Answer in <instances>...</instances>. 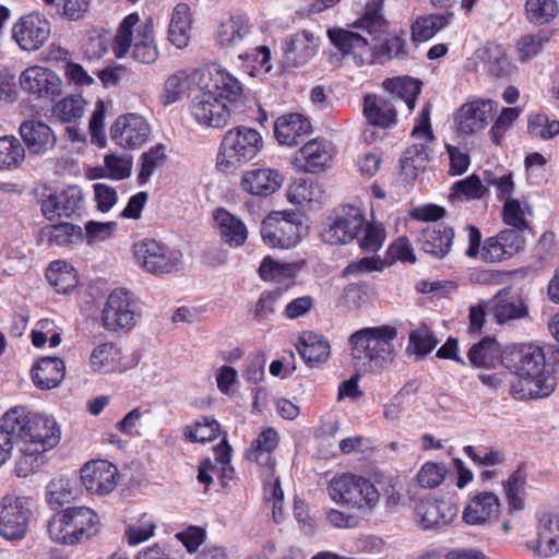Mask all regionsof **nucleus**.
Instances as JSON below:
<instances>
[{
	"label": "nucleus",
	"instance_id": "obj_1",
	"mask_svg": "<svg viewBox=\"0 0 559 559\" xmlns=\"http://www.w3.org/2000/svg\"><path fill=\"white\" fill-rule=\"evenodd\" d=\"M501 364L518 376L511 386L514 399H542L549 396L556 388V378L545 374L543 349L533 344L508 345L501 350Z\"/></svg>",
	"mask_w": 559,
	"mask_h": 559
},
{
	"label": "nucleus",
	"instance_id": "obj_2",
	"mask_svg": "<svg viewBox=\"0 0 559 559\" xmlns=\"http://www.w3.org/2000/svg\"><path fill=\"white\" fill-rule=\"evenodd\" d=\"M397 330L391 325L364 328L354 332L348 343L354 360L360 362L365 371L378 373L385 370L394 360V340Z\"/></svg>",
	"mask_w": 559,
	"mask_h": 559
},
{
	"label": "nucleus",
	"instance_id": "obj_3",
	"mask_svg": "<svg viewBox=\"0 0 559 559\" xmlns=\"http://www.w3.org/2000/svg\"><path fill=\"white\" fill-rule=\"evenodd\" d=\"M7 427L16 432V439L44 450L55 448L60 441V428L51 417L31 414L24 407L5 413Z\"/></svg>",
	"mask_w": 559,
	"mask_h": 559
},
{
	"label": "nucleus",
	"instance_id": "obj_4",
	"mask_svg": "<svg viewBox=\"0 0 559 559\" xmlns=\"http://www.w3.org/2000/svg\"><path fill=\"white\" fill-rule=\"evenodd\" d=\"M99 518L87 507H70L55 514L48 522L50 538L59 544L75 545L98 531Z\"/></svg>",
	"mask_w": 559,
	"mask_h": 559
},
{
	"label": "nucleus",
	"instance_id": "obj_5",
	"mask_svg": "<svg viewBox=\"0 0 559 559\" xmlns=\"http://www.w3.org/2000/svg\"><path fill=\"white\" fill-rule=\"evenodd\" d=\"M263 147L261 134L248 127L228 130L221 143L217 167L223 173H234L253 160Z\"/></svg>",
	"mask_w": 559,
	"mask_h": 559
},
{
	"label": "nucleus",
	"instance_id": "obj_6",
	"mask_svg": "<svg viewBox=\"0 0 559 559\" xmlns=\"http://www.w3.org/2000/svg\"><path fill=\"white\" fill-rule=\"evenodd\" d=\"M331 499L353 509L370 511L379 501L378 489L361 476L343 474L334 477L328 487Z\"/></svg>",
	"mask_w": 559,
	"mask_h": 559
},
{
	"label": "nucleus",
	"instance_id": "obj_7",
	"mask_svg": "<svg viewBox=\"0 0 559 559\" xmlns=\"http://www.w3.org/2000/svg\"><path fill=\"white\" fill-rule=\"evenodd\" d=\"M302 221L295 212H277L266 216L261 224L263 241L274 248L289 249L300 240Z\"/></svg>",
	"mask_w": 559,
	"mask_h": 559
},
{
	"label": "nucleus",
	"instance_id": "obj_8",
	"mask_svg": "<svg viewBox=\"0 0 559 559\" xmlns=\"http://www.w3.org/2000/svg\"><path fill=\"white\" fill-rule=\"evenodd\" d=\"M136 262L148 273L164 275L177 270L181 253L155 239H144L133 247Z\"/></svg>",
	"mask_w": 559,
	"mask_h": 559
},
{
	"label": "nucleus",
	"instance_id": "obj_9",
	"mask_svg": "<svg viewBox=\"0 0 559 559\" xmlns=\"http://www.w3.org/2000/svg\"><path fill=\"white\" fill-rule=\"evenodd\" d=\"M31 514L28 498L4 496L1 500L0 535L11 540L22 539L27 533Z\"/></svg>",
	"mask_w": 559,
	"mask_h": 559
},
{
	"label": "nucleus",
	"instance_id": "obj_10",
	"mask_svg": "<svg viewBox=\"0 0 559 559\" xmlns=\"http://www.w3.org/2000/svg\"><path fill=\"white\" fill-rule=\"evenodd\" d=\"M105 329L109 331H130L136 322L135 302L124 288L110 293L102 311Z\"/></svg>",
	"mask_w": 559,
	"mask_h": 559
},
{
	"label": "nucleus",
	"instance_id": "obj_11",
	"mask_svg": "<svg viewBox=\"0 0 559 559\" xmlns=\"http://www.w3.org/2000/svg\"><path fill=\"white\" fill-rule=\"evenodd\" d=\"M50 33L49 21L39 13H31L21 17L12 29L14 40L25 51L40 49L48 40Z\"/></svg>",
	"mask_w": 559,
	"mask_h": 559
},
{
	"label": "nucleus",
	"instance_id": "obj_12",
	"mask_svg": "<svg viewBox=\"0 0 559 559\" xmlns=\"http://www.w3.org/2000/svg\"><path fill=\"white\" fill-rule=\"evenodd\" d=\"M523 229L506 228L485 240L481 259L485 262H500L522 252L525 248Z\"/></svg>",
	"mask_w": 559,
	"mask_h": 559
},
{
	"label": "nucleus",
	"instance_id": "obj_13",
	"mask_svg": "<svg viewBox=\"0 0 559 559\" xmlns=\"http://www.w3.org/2000/svg\"><path fill=\"white\" fill-rule=\"evenodd\" d=\"M252 38V25L242 13H233L223 19L215 32V41L224 49L240 50L251 44Z\"/></svg>",
	"mask_w": 559,
	"mask_h": 559
},
{
	"label": "nucleus",
	"instance_id": "obj_14",
	"mask_svg": "<svg viewBox=\"0 0 559 559\" xmlns=\"http://www.w3.org/2000/svg\"><path fill=\"white\" fill-rule=\"evenodd\" d=\"M365 226V218L356 206L344 205L335 212V217L323 233L324 240L331 245L352 241Z\"/></svg>",
	"mask_w": 559,
	"mask_h": 559
},
{
	"label": "nucleus",
	"instance_id": "obj_15",
	"mask_svg": "<svg viewBox=\"0 0 559 559\" xmlns=\"http://www.w3.org/2000/svg\"><path fill=\"white\" fill-rule=\"evenodd\" d=\"M497 105L490 99H477L462 105L454 115L456 129L462 134L483 130L492 119Z\"/></svg>",
	"mask_w": 559,
	"mask_h": 559
},
{
	"label": "nucleus",
	"instance_id": "obj_16",
	"mask_svg": "<svg viewBox=\"0 0 559 559\" xmlns=\"http://www.w3.org/2000/svg\"><path fill=\"white\" fill-rule=\"evenodd\" d=\"M190 111L198 123L216 129L225 128L230 118L228 107L206 91L194 97Z\"/></svg>",
	"mask_w": 559,
	"mask_h": 559
},
{
	"label": "nucleus",
	"instance_id": "obj_17",
	"mask_svg": "<svg viewBox=\"0 0 559 559\" xmlns=\"http://www.w3.org/2000/svg\"><path fill=\"white\" fill-rule=\"evenodd\" d=\"M150 132L148 123L135 114L118 117L110 129L111 139L121 147L130 150L141 147L147 141Z\"/></svg>",
	"mask_w": 559,
	"mask_h": 559
},
{
	"label": "nucleus",
	"instance_id": "obj_18",
	"mask_svg": "<svg viewBox=\"0 0 559 559\" xmlns=\"http://www.w3.org/2000/svg\"><path fill=\"white\" fill-rule=\"evenodd\" d=\"M20 85L24 92L48 99L59 96L62 88V82L53 71L37 66L22 72Z\"/></svg>",
	"mask_w": 559,
	"mask_h": 559
},
{
	"label": "nucleus",
	"instance_id": "obj_19",
	"mask_svg": "<svg viewBox=\"0 0 559 559\" xmlns=\"http://www.w3.org/2000/svg\"><path fill=\"white\" fill-rule=\"evenodd\" d=\"M328 35L342 56H350L358 66L365 64L367 57L372 56L370 43L362 34L344 28H332L328 31Z\"/></svg>",
	"mask_w": 559,
	"mask_h": 559
},
{
	"label": "nucleus",
	"instance_id": "obj_20",
	"mask_svg": "<svg viewBox=\"0 0 559 559\" xmlns=\"http://www.w3.org/2000/svg\"><path fill=\"white\" fill-rule=\"evenodd\" d=\"M117 467L108 461H95L81 468V480L86 490L105 495L116 487Z\"/></svg>",
	"mask_w": 559,
	"mask_h": 559
},
{
	"label": "nucleus",
	"instance_id": "obj_21",
	"mask_svg": "<svg viewBox=\"0 0 559 559\" xmlns=\"http://www.w3.org/2000/svg\"><path fill=\"white\" fill-rule=\"evenodd\" d=\"M23 145L31 155H44L56 146L57 138L51 128L35 119L23 121L19 128Z\"/></svg>",
	"mask_w": 559,
	"mask_h": 559
},
{
	"label": "nucleus",
	"instance_id": "obj_22",
	"mask_svg": "<svg viewBox=\"0 0 559 559\" xmlns=\"http://www.w3.org/2000/svg\"><path fill=\"white\" fill-rule=\"evenodd\" d=\"M454 237L455 233L452 227L439 223L424 228L418 241L424 252L436 259H443L451 251Z\"/></svg>",
	"mask_w": 559,
	"mask_h": 559
},
{
	"label": "nucleus",
	"instance_id": "obj_23",
	"mask_svg": "<svg viewBox=\"0 0 559 559\" xmlns=\"http://www.w3.org/2000/svg\"><path fill=\"white\" fill-rule=\"evenodd\" d=\"M210 82L206 92L213 93L217 99L237 102L243 93L240 81L218 63L209 67Z\"/></svg>",
	"mask_w": 559,
	"mask_h": 559
},
{
	"label": "nucleus",
	"instance_id": "obj_24",
	"mask_svg": "<svg viewBox=\"0 0 559 559\" xmlns=\"http://www.w3.org/2000/svg\"><path fill=\"white\" fill-rule=\"evenodd\" d=\"M82 192L79 187L71 186L67 189L50 194L46 200L41 201V212L48 219L56 216L70 217L81 205Z\"/></svg>",
	"mask_w": 559,
	"mask_h": 559
},
{
	"label": "nucleus",
	"instance_id": "obj_25",
	"mask_svg": "<svg viewBox=\"0 0 559 559\" xmlns=\"http://www.w3.org/2000/svg\"><path fill=\"white\" fill-rule=\"evenodd\" d=\"M283 181L284 177L278 170L257 168L242 176L240 186L252 195L269 197L281 188Z\"/></svg>",
	"mask_w": 559,
	"mask_h": 559
},
{
	"label": "nucleus",
	"instance_id": "obj_26",
	"mask_svg": "<svg viewBox=\"0 0 559 559\" xmlns=\"http://www.w3.org/2000/svg\"><path fill=\"white\" fill-rule=\"evenodd\" d=\"M34 385L40 390L58 386L66 376V364L58 357H41L32 368Z\"/></svg>",
	"mask_w": 559,
	"mask_h": 559
},
{
	"label": "nucleus",
	"instance_id": "obj_27",
	"mask_svg": "<svg viewBox=\"0 0 559 559\" xmlns=\"http://www.w3.org/2000/svg\"><path fill=\"white\" fill-rule=\"evenodd\" d=\"M559 552V515L545 513L537 526V546L534 554L540 558H550Z\"/></svg>",
	"mask_w": 559,
	"mask_h": 559
},
{
	"label": "nucleus",
	"instance_id": "obj_28",
	"mask_svg": "<svg viewBox=\"0 0 559 559\" xmlns=\"http://www.w3.org/2000/svg\"><path fill=\"white\" fill-rule=\"evenodd\" d=\"M499 507V499L493 492H480L464 509L463 520L469 525L484 524L497 516Z\"/></svg>",
	"mask_w": 559,
	"mask_h": 559
},
{
	"label": "nucleus",
	"instance_id": "obj_29",
	"mask_svg": "<svg viewBox=\"0 0 559 559\" xmlns=\"http://www.w3.org/2000/svg\"><path fill=\"white\" fill-rule=\"evenodd\" d=\"M311 131L310 121L300 114H288L276 119L274 133L280 143L295 146Z\"/></svg>",
	"mask_w": 559,
	"mask_h": 559
},
{
	"label": "nucleus",
	"instance_id": "obj_30",
	"mask_svg": "<svg viewBox=\"0 0 559 559\" xmlns=\"http://www.w3.org/2000/svg\"><path fill=\"white\" fill-rule=\"evenodd\" d=\"M331 157L329 143L311 140L299 150L296 156V164L305 173L316 174L324 169Z\"/></svg>",
	"mask_w": 559,
	"mask_h": 559
},
{
	"label": "nucleus",
	"instance_id": "obj_31",
	"mask_svg": "<svg viewBox=\"0 0 559 559\" xmlns=\"http://www.w3.org/2000/svg\"><path fill=\"white\" fill-rule=\"evenodd\" d=\"M285 66L298 68L306 64L316 53L314 36L308 31L293 35L284 48Z\"/></svg>",
	"mask_w": 559,
	"mask_h": 559
},
{
	"label": "nucleus",
	"instance_id": "obj_32",
	"mask_svg": "<svg viewBox=\"0 0 559 559\" xmlns=\"http://www.w3.org/2000/svg\"><path fill=\"white\" fill-rule=\"evenodd\" d=\"M384 90L389 93L388 97L396 104H404L408 111L413 110L417 97L421 92V82L409 78L386 79L383 82Z\"/></svg>",
	"mask_w": 559,
	"mask_h": 559
},
{
	"label": "nucleus",
	"instance_id": "obj_33",
	"mask_svg": "<svg viewBox=\"0 0 559 559\" xmlns=\"http://www.w3.org/2000/svg\"><path fill=\"white\" fill-rule=\"evenodd\" d=\"M364 112L376 127L388 128L396 121V105L388 96L367 95Z\"/></svg>",
	"mask_w": 559,
	"mask_h": 559
},
{
	"label": "nucleus",
	"instance_id": "obj_34",
	"mask_svg": "<svg viewBox=\"0 0 559 559\" xmlns=\"http://www.w3.org/2000/svg\"><path fill=\"white\" fill-rule=\"evenodd\" d=\"M214 219L219 230L221 239L229 247H239L248 237L243 222L224 209L214 211Z\"/></svg>",
	"mask_w": 559,
	"mask_h": 559
},
{
	"label": "nucleus",
	"instance_id": "obj_35",
	"mask_svg": "<svg viewBox=\"0 0 559 559\" xmlns=\"http://www.w3.org/2000/svg\"><path fill=\"white\" fill-rule=\"evenodd\" d=\"M296 347L305 362L310 367L325 361L331 353L328 340L313 332H304Z\"/></svg>",
	"mask_w": 559,
	"mask_h": 559
},
{
	"label": "nucleus",
	"instance_id": "obj_36",
	"mask_svg": "<svg viewBox=\"0 0 559 559\" xmlns=\"http://www.w3.org/2000/svg\"><path fill=\"white\" fill-rule=\"evenodd\" d=\"M425 530L441 527L452 520L455 510L445 501H421L416 508Z\"/></svg>",
	"mask_w": 559,
	"mask_h": 559
},
{
	"label": "nucleus",
	"instance_id": "obj_37",
	"mask_svg": "<svg viewBox=\"0 0 559 559\" xmlns=\"http://www.w3.org/2000/svg\"><path fill=\"white\" fill-rule=\"evenodd\" d=\"M491 314L499 324L512 320H519L528 316V308L523 299L519 297L506 298L498 294L488 307Z\"/></svg>",
	"mask_w": 559,
	"mask_h": 559
},
{
	"label": "nucleus",
	"instance_id": "obj_38",
	"mask_svg": "<svg viewBox=\"0 0 559 559\" xmlns=\"http://www.w3.org/2000/svg\"><path fill=\"white\" fill-rule=\"evenodd\" d=\"M16 447L20 451V456L15 462L14 468L17 477H27L38 472L40 467L46 463L45 453L48 450L27 444L26 442L20 440L16 441Z\"/></svg>",
	"mask_w": 559,
	"mask_h": 559
},
{
	"label": "nucleus",
	"instance_id": "obj_39",
	"mask_svg": "<svg viewBox=\"0 0 559 559\" xmlns=\"http://www.w3.org/2000/svg\"><path fill=\"white\" fill-rule=\"evenodd\" d=\"M82 229L78 225L60 223L47 225L39 229L37 240L39 243L47 242L49 246H68L74 239L82 238Z\"/></svg>",
	"mask_w": 559,
	"mask_h": 559
},
{
	"label": "nucleus",
	"instance_id": "obj_40",
	"mask_svg": "<svg viewBox=\"0 0 559 559\" xmlns=\"http://www.w3.org/2000/svg\"><path fill=\"white\" fill-rule=\"evenodd\" d=\"M26 148L14 135L0 136V170H15L22 167Z\"/></svg>",
	"mask_w": 559,
	"mask_h": 559
},
{
	"label": "nucleus",
	"instance_id": "obj_41",
	"mask_svg": "<svg viewBox=\"0 0 559 559\" xmlns=\"http://www.w3.org/2000/svg\"><path fill=\"white\" fill-rule=\"evenodd\" d=\"M132 57L141 63H153L157 57L158 51L153 38V23L147 20L138 29V36L133 44Z\"/></svg>",
	"mask_w": 559,
	"mask_h": 559
},
{
	"label": "nucleus",
	"instance_id": "obj_42",
	"mask_svg": "<svg viewBox=\"0 0 559 559\" xmlns=\"http://www.w3.org/2000/svg\"><path fill=\"white\" fill-rule=\"evenodd\" d=\"M384 0H371L366 4L364 15L356 21L355 27L362 29L369 36L376 38L385 32L388 22L383 15Z\"/></svg>",
	"mask_w": 559,
	"mask_h": 559
},
{
	"label": "nucleus",
	"instance_id": "obj_43",
	"mask_svg": "<svg viewBox=\"0 0 559 559\" xmlns=\"http://www.w3.org/2000/svg\"><path fill=\"white\" fill-rule=\"evenodd\" d=\"M289 285L285 287H275L261 294L254 307V319L258 321L270 320L281 308H283L286 298L285 294Z\"/></svg>",
	"mask_w": 559,
	"mask_h": 559
},
{
	"label": "nucleus",
	"instance_id": "obj_44",
	"mask_svg": "<svg viewBox=\"0 0 559 559\" xmlns=\"http://www.w3.org/2000/svg\"><path fill=\"white\" fill-rule=\"evenodd\" d=\"M46 277L57 293L68 294L78 285L74 269L64 261H53L49 264Z\"/></svg>",
	"mask_w": 559,
	"mask_h": 559
},
{
	"label": "nucleus",
	"instance_id": "obj_45",
	"mask_svg": "<svg viewBox=\"0 0 559 559\" xmlns=\"http://www.w3.org/2000/svg\"><path fill=\"white\" fill-rule=\"evenodd\" d=\"M190 24L189 7L186 3H178L174 9L169 24V41L178 48L186 47L189 41Z\"/></svg>",
	"mask_w": 559,
	"mask_h": 559
},
{
	"label": "nucleus",
	"instance_id": "obj_46",
	"mask_svg": "<svg viewBox=\"0 0 559 559\" xmlns=\"http://www.w3.org/2000/svg\"><path fill=\"white\" fill-rule=\"evenodd\" d=\"M453 13L429 14L418 17L412 25V35L416 41H426L432 38L441 28L449 24Z\"/></svg>",
	"mask_w": 559,
	"mask_h": 559
},
{
	"label": "nucleus",
	"instance_id": "obj_47",
	"mask_svg": "<svg viewBox=\"0 0 559 559\" xmlns=\"http://www.w3.org/2000/svg\"><path fill=\"white\" fill-rule=\"evenodd\" d=\"M120 357V349L114 343H104L93 349L90 365L95 372H110L117 368Z\"/></svg>",
	"mask_w": 559,
	"mask_h": 559
},
{
	"label": "nucleus",
	"instance_id": "obj_48",
	"mask_svg": "<svg viewBox=\"0 0 559 559\" xmlns=\"http://www.w3.org/2000/svg\"><path fill=\"white\" fill-rule=\"evenodd\" d=\"M499 354L501 355V350L497 341L493 337L486 336L469 348L467 358L474 367L486 368L492 364Z\"/></svg>",
	"mask_w": 559,
	"mask_h": 559
},
{
	"label": "nucleus",
	"instance_id": "obj_49",
	"mask_svg": "<svg viewBox=\"0 0 559 559\" xmlns=\"http://www.w3.org/2000/svg\"><path fill=\"white\" fill-rule=\"evenodd\" d=\"M278 433L275 429L269 428L263 430L257 440L252 443L253 450L250 459L254 460L259 465L273 466L271 452L277 447Z\"/></svg>",
	"mask_w": 559,
	"mask_h": 559
},
{
	"label": "nucleus",
	"instance_id": "obj_50",
	"mask_svg": "<svg viewBox=\"0 0 559 559\" xmlns=\"http://www.w3.org/2000/svg\"><path fill=\"white\" fill-rule=\"evenodd\" d=\"M218 430L217 420L203 416L193 425L185 427L183 435L188 441L205 443L214 440Z\"/></svg>",
	"mask_w": 559,
	"mask_h": 559
},
{
	"label": "nucleus",
	"instance_id": "obj_51",
	"mask_svg": "<svg viewBox=\"0 0 559 559\" xmlns=\"http://www.w3.org/2000/svg\"><path fill=\"white\" fill-rule=\"evenodd\" d=\"M428 163V153L425 144H414L409 146L401 162V168L409 177L417 175L426 168Z\"/></svg>",
	"mask_w": 559,
	"mask_h": 559
},
{
	"label": "nucleus",
	"instance_id": "obj_52",
	"mask_svg": "<svg viewBox=\"0 0 559 559\" xmlns=\"http://www.w3.org/2000/svg\"><path fill=\"white\" fill-rule=\"evenodd\" d=\"M139 22V15L131 13L124 17L119 25L117 35L114 40L112 51L117 58H122L129 51L133 41V27Z\"/></svg>",
	"mask_w": 559,
	"mask_h": 559
},
{
	"label": "nucleus",
	"instance_id": "obj_53",
	"mask_svg": "<svg viewBox=\"0 0 559 559\" xmlns=\"http://www.w3.org/2000/svg\"><path fill=\"white\" fill-rule=\"evenodd\" d=\"M165 146L158 144L141 155V168L138 175L140 185L146 183L153 173L165 164Z\"/></svg>",
	"mask_w": 559,
	"mask_h": 559
},
{
	"label": "nucleus",
	"instance_id": "obj_54",
	"mask_svg": "<svg viewBox=\"0 0 559 559\" xmlns=\"http://www.w3.org/2000/svg\"><path fill=\"white\" fill-rule=\"evenodd\" d=\"M84 105L85 100L81 96L70 95L53 106L52 114L61 122L70 123L83 116Z\"/></svg>",
	"mask_w": 559,
	"mask_h": 559
},
{
	"label": "nucleus",
	"instance_id": "obj_55",
	"mask_svg": "<svg viewBox=\"0 0 559 559\" xmlns=\"http://www.w3.org/2000/svg\"><path fill=\"white\" fill-rule=\"evenodd\" d=\"M525 10L527 19L538 25L550 22L558 14L556 0H527Z\"/></svg>",
	"mask_w": 559,
	"mask_h": 559
},
{
	"label": "nucleus",
	"instance_id": "obj_56",
	"mask_svg": "<svg viewBox=\"0 0 559 559\" xmlns=\"http://www.w3.org/2000/svg\"><path fill=\"white\" fill-rule=\"evenodd\" d=\"M451 191L452 198L478 200L486 194L487 188L481 183L480 178L473 174L463 180L454 182Z\"/></svg>",
	"mask_w": 559,
	"mask_h": 559
},
{
	"label": "nucleus",
	"instance_id": "obj_57",
	"mask_svg": "<svg viewBox=\"0 0 559 559\" xmlns=\"http://www.w3.org/2000/svg\"><path fill=\"white\" fill-rule=\"evenodd\" d=\"M548 40L549 35L545 31H539L537 34H527L522 36L518 43L520 60L526 61L539 53Z\"/></svg>",
	"mask_w": 559,
	"mask_h": 559
},
{
	"label": "nucleus",
	"instance_id": "obj_58",
	"mask_svg": "<svg viewBox=\"0 0 559 559\" xmlns=\"http://www.w3.org/2000/svg\"><path fill=\"white\" fill-rule=\"evenodd\" d=\"M259 274L264 281L283 282L294 277V266L292 264L278 263L271 258H265L259 267Z\"/></svg>",
	"mask_w": 559,
	"mask_h": 559
},
{
	"label": "nucleus",
	"instance_id": "obj_59",
	"mask_svg": "<svg viewBox=\"0 0 559 559\" xmlns=\"http://www.w3.org/2000/svg\"><path fill=\"white\" fill-rule=\"evenodd\" d=\"M437 343L438 341L431 331L417 329L409 334L407 353L425 356L437 346Z\"/></svg>",
	"mask_w": 559,
	"mask_h": 559
},
{
	"label": "nucleus",
	"instance_id": "obj_60",
	"mask_svg": "<svg viewBox=\"0 0 559 559\" xmlns=\"http://www.w3.org/2000/svg\"><path fill=\"white\" fill-rule=\"evenodd\" d=\"M406 41L402 37L394 35L389 36L382 44L373 48V55L378 59H404L407 56L405 50Z\"/></svg>",
	"mask_w": 559,
	"mask_h": 559
},
{
	"label": "nucleus",
	"instance_id": "obj_61",
	"mask_svg": "<svg viewBox=\"0 0 559 559\" xmlns=\"http://www.w3.org/2000/svg\"><path fill=\"white\" fill-rule=\"evenodd\" d=\"M447 474V467L442 463L427 462L417 474V481L423 488L439 486Z\"/></svg>",
	"mask_w": 559,
	"mask_h": 559
},
{
	"label": "nucleus",
	"instance_id": "obj_62",
	"mask_svg": "<svg viewBox=\"0 0 559 559\" xmlns=\"http://www.w3.org/2000/svg\"><path fill=\"white\" fill-rule=\"evenodd\" d=\"M73 488L67 478L53 479L47 487V500L51 506H62L73 499Z\"/></svg>",
	"mask_w": 559,
	"mask_h": 559
},
{
	"label": "nucleus",
	"instance_id": "obj_63",
	"mask_svg": "<svg viewBox=\"0 0 559 559\" xmlns=\"http://www.w3.org/2000/svg\"><path fill=\"white\" fill-rule=\"evenodd\" d=\"M105 166L109 178L115 180L128 178L132 170V156L130 154L121 156L115 154L107 155L105 156Z\"/></svg>",
	"mask_w": 559,
	"mask_h": 559
},
{
	"label": "nucleus",
	"instance_id": "obj_64",
	"mask_svg": "<svg viewBox=\"0 0 559 559\" xmlns=\"http://www.w3.org/2000/svg\"><path fill=\"white\" fill-rule=\"evenodd\" d=\"M188 74L186 71H178L171 74L164 84V97L166 104H171L180 99L181 95L188 88Z\"/></svg>",
	"mask_w": 559,
	"mask_h": 559
}]
</instances>
